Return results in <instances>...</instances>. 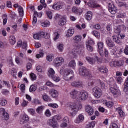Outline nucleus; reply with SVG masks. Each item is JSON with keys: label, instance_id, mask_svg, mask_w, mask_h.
<instances>
[{"label": "nucleus", "instance_id": "20", "mask_svg": "<svg viewBox=\"0 0 128 128\" xmlns=\"http://www.w3.org/2000/svg\"><path fill=\"white\" fill-rule=\"evenodd\" d=\"M52 8L53 10H60L62 8V4L60 2H56L52 4Z\"/></svg>", "mask_w": 128, "mask_h": 128}, {"label": "nucleus", "instance_id": "40", "mask_svg": "<svg viewBox=\"0 0 128 128\" xmlns=\"http://www.w3.org/2000/svg\"><path fill=\"white\" fill-rule=\"evenodd\" d=\"M51 78H52L53 80H54V82H58L60 80V78L58 75H53V76Z\"/></svg>", "mask_w": 128, "mask_h": 128}, {"label": "nucleus", "instance_id": "55", "mask_svg": "<svg viewBox=\"0 0 128 128\" xmlns=\"http://www.w3.org/2000/svg\"><path fill=\"white\" fill-rule=\"evenodd\" d=\"M33 38L34 40H40V36L38 32L35 33L33 35Z\"/></svg>", "mask_w": 128, "mask_h": 128}, {"label": "nucleus", "instance_id": "3", "mask_svg": "<svg viewBox=\"0 0 128 128\" xmlns=\"http://www.w3.org/2000/svg\"><path fill=\"white\" fill-rule=\"evenodd\" d=\"M62 118L60 115H56L50 118L48 121V124L54 128H58V124L56 120L60 121L62 120Z\"/></svg>", "mask_w": 128, "mask_h": 128}, {"label": "nucleus", "instance_id": "9", "mask_svg": "<svg viewBox=\"0 0 128 128\" xmlns=\"http://www.w3.org/2000/svg\"><path fill=\"white\" fill-rule=\"evenodd\" d=\"M126 27L124 26V25H121L118 26H114V32L120 34L121 30H126Z\"/></svg>", "mask_w": 128, "mask_h": 128}, {"label": "nucleus", "instance_id": "30", "mask_svg": "<svg viewBox=\"0 0 128 128\" xmlns=\"http://www.w3.org/2000/svg\"><path fill=\"white\" fill-rule=\"evenodd\" d=\"M92 18V12L90 11H88L86 14V18L88 20H90Z\"/></svg>", "mask_w": 128, "mask_h": 128}, {"label": "nucleus", "instance_id": "1", "mask_svg": "<svg viewBox=\"0 0 128 128\" xmlns=\"http://www.w3.org/2000/svg\"><path fill=\"white\" fill-rule=\"evenodd\" d=\"M69 112L72 116H74L78 114V112L82 108V104H78L76 102L70 103Z\"/></svg>", "mask_w": 128, "mask_h": 128}, {"label": "nucleus", "instance_id": "18", "mask_svg": "<svg viewBox=\"0 0 128 128\" xmlns=\"http://www.w3.org/2000/svg\"><path fill=\"white\" fill-rule=\"evenodd\" d=\"M71 84L74 88H84V82L82 81L73 82Z\"/></svg>", "mask_w": 128, "mask_h": 128}, {"label": "nucleus", "instance_id": "35", "mask_svg": "<svg viewBox=\"0 0 128 128\" xmlns=\"http://www.w3.org/2000/svg\"><path fill=\"white\" fill-rule=\"evenodd\" d=\"M92 34H93V36H94L96 38H100V32L96 30L92 31Z\"/></svg>", "mask_w": 128, "mask_h": 128}, {"label": "nucleus", "instance_id": "53", "mask_svg": "<svg viewBox=\"0 0 128 128\" xmlns=\"http://www.w3.org/2000/svg\"><path fill=\"white\" fill-rule=\"evenodd\" d=\"M30 78L32 80H36V75L34 73H31L30 74Z\"/></svg>", "mask_w": 128, "mask_h": 128}, {"label": "nucleus", "instance_id": "34", "mask_svg": "<svg viewBox=\"0 0 128 128\" xmlns=\"http://www.w3.org/2000/svg\"><path fill=\"white\" fill-rule=\"evenodd\" d=\"M36 88H38V85L33 84L30 86L29 90L30 92H36Z\"/></svg>", "mask_w": 128, "mask_h": 128}, {"label": "nucleus", "instance_id": "54", "mask_svg": "<svg viewBox=\"0 0 128 128\" xmlns=\"http://www.w3.org/2000/svg\"><path fill=\"white\" fill-rule=\"evenodd\" d=\"M44 114H45V116H48V118H50V116H52V113L50 112V111L48 109H47L46 110Z\"/></svg>", "mask_w": 128, "mask_h": 128}, {"label": "nucleus", "instance_id": "38", "mask_svg": "<svg viewBox=\"0 0 128 128\" xmlns=\"http://www.w3.org/2000/svg\"><path fill=\"white\" fill-rule=\"evenodd\" d=\"M50 22H48V20H46L41 23L42 26H43L44 28L50 26Z\"/></svg>", "mask_w": 128, "mask_h": 128}, {"label": "nucleus", "instance_id": "26", "mask_svg": "<svg viewBox=\"0 0 128 128\" xmlns=\"http://www.w3.org/2000/svg\"><path fill=\"white\" fill-rule=\"evenodd\" d=\"M103 104L104 106H106L107 108H110L112 106H114V102H108L106 101V100H103Z\"/></svg>", "mask_w": 128, "mask_h": 128}, {"label": "nucleus", "instance_id": "25", "mask_svg": "<svg viewBox=\"0 0 128 128\" xmlns=\"http://www.w3.org/2000/svg\"><path fill=\"white\" fill-rule=\"evenodd\" d=\"M82 37L80 35H76V36L73 37V40L76 44L80 42H82Z\"/></svg>", "mask_w": 128, "mask_h": 128}, {"label": "nucleus", "instance_id": "33", "mask_svg": "<svg viewBox=\"0 0 128 128\" xmlns=\"http://www.w3.org/2000/svg\"><path fill=\"white\" fill-rule=\"evenodd\" d=\"M12 34H14L16 32H18V24H15L14 25H12Z\"/></svg>", "mask_w": 128, "mask_h": 128}, {"label": "nucleus", "instance_id": "7", "mask_svg": "<svg viewBox=\"0 0 128 128\" xmlns=\"http://www.w3.org/2000/svg\"><path fill=\"white\" fill-rule=\"evenodd\" d=\"M93 96L96 98H100L102 96V90L98 86H95L92 89Z\"/></svg>", "mask_w": 128, "mask_h": 128}, {"label": "nucleus", "instance_id": "50", "mask_svg": "<svg viewBox=\"0 0 128 128\" xmlns=\"http://www.w3.org/2000/svg\"><path fill=\"white\" fill-rule=\"evenodd\" d=\"M28 112L32 116H34L36 114V110L34 108H30L28 110Z\"/></svg>", "mask_w": 128, "mask_h": 128}, {"label": "nucleus", "instance_id": "23", "mask_svg": "<svg viewBox=\"0 0 128 128\" xmlns=\"http://www.w3.org/2000/svg\"><path fill=\"white\" fill-rule=\"evenodd\" d=\"M84 115L80 114H79L78 118L75 120L74 122H76V124H80L82 122L84 121Z\"/></svg>", "mask_w": 128, "mask_h": 128}, {"label": "nucleus", "instance_id": "64", "mask_svg": "<svg viewBox=\"0 0 128 128\" xmlns=\"http://www.w3.org/2000/svg\"><path fill=\"white\" fill-rule=\"evenodd\" d=\"M124 54H126V56H128V46H126L124 50Z\"/></svg>", "mask_w": 128, "mask_h": 128}, {"label": "nucleus", "instance_id": "49", "mask_svg": "<svg viewBox=\"0 0 128 128\" xmlns=\"http://www.w3.org/2000/svg\"><path fill=\"white\" fill-rule=\"evenodd\" d=\"M48 106H50V108H58V105L56 104L50 103L48 104Z\"/></svg>", "mask_w": 128, "mask_h": 128}, {"label": "nucleus", "instance_id": "10", "mask_svg": "<svg viewBox=\"0 0 128 128\" xmlns=\"http://www.w3.org/2000/svg\"><path fill=\"white\" fill-rule=\"evenodd\" d=\"M81 100H86L88 98V93L86 90H81L79 92Z\"/></svg>", "mask_w": 128, "mask_h": 128}, {"label": "nucleus", "instance_id": "56", "mask_svg": "<svg viewBox=\"0 0 128 128\" xmlns=\"http://www.w3.org/2000/svg\"><path fill=\"white\" fill-rule=\"evenodd\" d=\"M46 86H50V88H55V86H56L54 84H52L50 82H46Z\"/></svg>", "mask_w": 128, "mask_h": 128}, {"label": "nucleus", "instance_id": "63", "mask_svg": "<svg viewBox=\"0 0 128 128\" xmlns=\"http://www.w3.org/2000/svg\"><path fill=\"white\" fill-rule=\"evenodd\" d=\"M60 38V34H58V33L55 32L54 33V40H56Z\"/></svg>", "mask_w": 128, "mask_h": 128}, {"label": "nucleus", "instance_id": "5", "mask_svg": "<svg viewBox=\"0 0 128 128\" xmlns=\"http://www.w3.org/2000/svg\"><path fill=\"white\" fill-rule=\"evenodd\" d=\"M79 74L88 78H92V74L90 70L84 66L80 67L79 68Z\"/></svg>", "mask_w": 128, "mask_h": 128}, {"label": "nucleus", "instance_id": "44", "mask_svg": "<svg viewBox=\"0 0 128 128\" xmlns=\"http://www.w3.org/2000/svg\"><path fill=\"white\" fill-rule=\"evenodd\" d=\"M97 82L101 86L102 88H106V84H104V82H102L100 80H97Z\"/></svg>", "mask_w": 128, "mask_h": 128}, {"label": "nucleus", "instance_id": "16", "mask_svg": "<svg viewBox=\"0 0 128 128\" xmlns=\"http://www.w3.org/2000/svg\"><path fill=\"white\" fill-rule=\"evenodd\" d=\"M98 52L100 54V56H104V42H98Z\"/></svg>", "mask_w": 128, "mask_h": 128}, {"label": "nucleus", "instance_id": "62", "mask_svg": "<svg viewBox=\"0 0 128 128\" xmlns=\"http://www.w3.org/2000/svg\"><path fill=\"white\" fill-rule=\"evenodd\" d=\"M116 82H118V84H122V77L117 78Z\"/></svg>", "mask_w": 128, "mask_h": 128}, {"label": "nucleus", "instance_id": "37", "mask_svg": "<svg viewBox=\"0 0 128 128\" xmlns=\"http://www.w3.org/2000/svg\"><path fill=\"white\" fill-rule=\"evenodd\" d=\"M66 22V20L64 18H62L58 22L59 26H64Z\"/></svg>", "mask_w": 128, "mask_h": 128}, {"label": "nucleus", "instance_id": "12", "mask_svg": "<svg viewBox=\"0 0 128 128\" xmlns=\"http://www.w3.org/2000/svg\"><path fill=\"white\" fill-rule=\"evenodd\" d=\"M86 60L90 64H94L96 62L98 61L100 58L96 56L94 58H92L90 56H87L86 58Z\"/></svg>", "mask_w": 128, "mask_h": 128}, {"label": "nucleus", "instance_id": "29", "mask_svg": "<svg viewBox=\"0 0 128 128\" xmlns=\"http://www.w3.org/2000/svg\"><path fill=\"white\" fill-rule=\"evenodd\" d=\"M56 74V72L52 68H50L48 70V76L49 78L54 76Z\"/></svg>", "mask_w": 128, "mask_h": 128}, {"label": "nucleus", "instance_id": "13", "mask_svg": "<svg viewBox=\"0 0 128 128\" xmlns=\"http://www.w3.org/2000/svg\"><path fill=\"white\" fill-rule=\"evenodd\" d=\"M85 110L89 116L94 114V108L90 105L87 104L85 106Z\"/></svg>", "mask_w": 128, "mask_h": 128}, {"label": "nucleus", "instance_id": "42", "mask_svg": "<svg viewBox=\"0 0 128 128\" xmlns=\"http://www.w3.org/2000/svg\"><path fill=\"white\" fill-rule=\"evenodd\" d=\"M124 64V60H120L116 61V67L118 66H122Z\"/></svg>", "mask_w": 128, "mask_h": 128}, {"label": "nucleus", "instance_id": "57", "mask_svg": "<svg viewBox=\"0 0 128 128\" xmlns=\"http://www.w3.org/2000/svg\"><path fill=\"white\" fill-rule=\"evenodd\" d=\"M82 8H77V12L76 13V14H78V16H80V14H82Z\"/></svg>", "mask_w": 128, "mask_h": 128}, {"label": "nucleus", "instance_id": "8", "mask_svg": "<svg viewBox=\"0 0 128 128\" xmlns=\"http://www.w3.org/2000/svg\"><path fill=\"white\" fill-rule=\"evenodd\" d=\"M84 46L80 44H78L74 48V52H72V54L74 56V58H78V54H80Z\"/></svg>", "mask_w": 128, "mask_h": 128}, {"label": "nucleus", "instance_id": "14", "mask_svg": "<svg viewBox=\"0 0 128 128\" xmlns=\"http://www.w3.org/2000/svg\"><path fill=\"white\" fill-rule=\"evenodd\" d=\"M74 34V29L72 28H70L66 31V38H70Z\"/></svg>", "mask_w": 128, "mask_h": 128}, {"label": "nucleus", "instance_id": "52", "mask_svg": "<svg viewBox=\"0 0 128 128\" xmlns=\"http://www.w3.org/2000/svg\"><path fill=\"white\" fill-rule=\"evenodd\" d=\"M110 66H114V68H116V60H112L110 62Z\"/></svg>", "mask_w": 128, "mask_h": 128}, {"label": "nucleus", "instance_id": "15", "mask_svg": "<svg viewBox=\"0 0 128 128\" xmlns=\"http://www.w3.org/2000/svg\"><path fill=\"white\" fill-rule=\"evenodd\" d=\"M0 114L4 120H8V114L6 112L4 108H0Z\"/></svg>", "mask_w": 128, "mask_h": 128}, {"label": "nucleus", "instance_id": "41", "mask_svg": "<svg viewBox=\"0 0 128 128\" xmlns=\"http://www.w3.org/2000/svg\"><path fill=\"white\" fill-rule=\"evenodd\" d=\"M54 58V55L52 54H48L46 56V60L48 62H52Z\"/></svg>", "mask_w": 128, "mask_h": 128}, {"label": "nucleus", "instance_id": "17", "mask_svg": "<svg viewBox=\"0 0 128 128\" xmlns=\"http://www.w3.org/2000/svg\"><path fill=\"white\" fill-rule=\"evenodd\" d=\"M88 6L91 8H100V5L98 4L96 2L90 1L87 3Z\"/></svg>", "mask_w": 128, "mask_h": 128}, {"label": "nucleus", "instance_id": "47", "mask_svg": "<svg viewBox=\"0 0 128 128\" xmlns=\"http://www.w3.org/2000/svg\"><path fill=\"white\" fill-rule=\"evenodd\" d=\"M42 98L45 102H50V96L46 94L42 95Z\"/></svg>", "mask_w": 128, "mask_h": 128}, {"label": "nucleus", "instance_id": "31", "mask_svg": "<svg viewBox=\"0 0 128 128\" xmlns=\"http://www.w3.org/2000/svg\"><path fill=\"white\" fill-rule=\"evenodd\" d=\"M68 66L72 68H73V70H74L76 66V60H72L70 61L68 64Z\"/></svg>", "mask_w": 128, "mask_h": 128}, {"label": "nucleus", "instance_id": "48", "mask_svg": "<svg viewBox=\"0 0 128 128\" xmlns=\"http://www.w3.org/2000/svg\"><path fill=\"white\" fill-rule=\"evenodd\" d=\"M43 110H44V106H38L36 109V112H38V114H42Z\"/></svg>", "mask_w": 128, "mask_h": 128}, {"label": "nucleus", "instance_id": "21", "mask_svg": "<svg viewBox=\"0 0 128 128\" xmlns=\"http://www.w3.org/2000/svg\"><path fill=\"white\" fill-rule=\"evenodd\" d=\"M78 91L76 90H72L70 92V95L72 98H78Z\"/></svg>", "mask_w": 128, "mask_h": 128}, {"label": "nucleus", "instance_id": "27", "mask_svg": "<svg viewBox=\"0 0 128 128\" xmlns=\"http://www.w3.org/2000/svg\"><path fill=\"white\" fill-rule=\"evenodd\" d=\"M116 112H118V114L121 116V118H124V116H126V113L122 111V107H118L116 110Z\"/></svg>", "mask_w": 128, "mask_h": 128}, {"label": "nucleus", "instance_id": "39", "mask_svg": "<svg viewBox=\"0 0 128 128\" xmlns=\"http://www.w3.org/2000/svg\"><path fill=\"white\" fill-rule=\"evenodd\" d=\"M96 126V121H92L86 126V128H94Z\"/></svg>", "mask_w": 128, "mask_h": 128}, {"label": "nucleus", "instance_id": "36", "mask_svg": "<svg viewBox=\"0 0 128 128\" xmlns=\"http://www.w3.org/2000/svg\"><path fill=\"white\" fill-rule=\"evenodd\" d=\"M38 34H39V36H40V38H48V37H47V38H46L44 36H46H46H50L46 32H38Z\"/></svg>", "mask_w": 128, "mask_h": 128}, {"label": "nucleus", "instance_id": "22", "mask_svg": "<svg viewBox=\"0 0 128 128\" xmlns=\"http://www.w3.org/2000/svg\"><path fill=\"white\" fill-rule=\"evenodd\" d=\"M108 10L112 14H116V6H114V4L109 6Z\"/></svg>", "mask_w": 128, "mask_h": 128}, {"label": "nucleus", "instance_id": "11", "mask_svg": "<svg viewBox=\"0 0 128 128\" xmlns=\"http://www.w3.org/2000/svg\"><path fill=\"white\" fill-rule=\"evenodd\" d=\"M28 120H30V118H28V116L26 114L22 115L20 117V122L21 124H24L28 122Z\"/></svg>", "mask_w": 128, "mask_h": 128}, {"label": "nucleus", "instance_id": "59", "mask_svg": "<svg viewBox=\"0 0 128 128\" xmlns=\"http://www.w3.org/2000/svg\"><path fill=\"white\" fill-rule=\"evenodd\" d=\"M37 22H38V19L36 18V16H33V20L32 22V26H36Z\"/></svg>", "mask_w": 128, "mask_h": 128}, {"label": "nucleus", "instance_id": "45", "mask_svg": "<svg viewBox=\"0 0 128 128\" xmlns=\"http://www.w3.org/2000/svg\"><path fill=\"white\" fill-rule=\"evenodd\" d=\"M57 48L60 52H62L64 50V44H58L57 45Z\"/></svg>", "mask_w": 128, "mask_h": 128}, {"label": "nucleus", "instance_id": "46", "mask_svg": "<svg viewBox=\"0 0 128 128\" xmlns=\"http://www.w3.org/2000/svg\"><path fill=\"white\" fill-rule=\"evenodd\" d=\"M112 40L115 42H116V44H120V40L118 39V36H116V35L113 36Z\"/></svg>", "mask_w": 128, "mask_h": 128}, {"label": "nucleus", "instance_id": "24", "mask_svg": "<svg viewBox=\"0 0 128 128\" xmlns=\"http://www.w3.org/2000/svg\"><path fill=\"white\" fill-rule=\"evenodd\" d=\"M106 44L109 48H114V43L112 42V39L110 38H106Z\"/></svg>", "mask_w": 128, "mask_h": 128}, {"label": "nucleus", "instance_id": "2", "mask_svg": "<svg viewBox=\"0 0 128 128\" xmlns=\"http://www.w3.org/2000/svg\"><path fill=\"white\" fill-rule=\"evenodd\" d=\"M60 74L63 76L64 80L67 82H69V80L74 78V71L72 70H70L68 69L60 70Z\"/></svg>", "mask_w": 128, "mask_h": 128}, {"label": "nucleus", "instance_id": "43", "mask_svg": "<svg viewBox=\"0 0 128 128\" xmlns=\"http://www.w3.org/2000/svg\"><path fill=\"white\" fill-rule=\"evenodd\" d=\"M8 104V102L6 101V100L4 98H1L0 100V104L2 106H4L6 104Z\"/></svg>", "mask_w": 128, "mask_h": 128}, {"label": "nucleus", "instance_id": "60", "mask_svg": "<svg viewBox=\"0 0 128 128\" xmlns=\"http://www.w3.org/2000/svg\"><path fill=\"white\" fill-rule=\"evenodd\" d=\"M46 15L48 16V18L51 20L52 18V12L50 11H47L46 12Z\"/></svg>", "mask_w": 128, "mask_h": 128}, {"label": "nucleus", "instance_id": "58", "mask_svg": "<svg viewBox=\"0 0 128 128\" xmlns=\"http://www.w3.org/2000/svg\"><path fill=\"white\" fill-rule=\"evenodd\" d=\"M88 44H86V47L88 50V52H92L94 48L90 45H88Z\"/></svg>", "mask_w": 128, "mask_h": 128}, {"label": "nucleus", "instance_id": "32", "mask_svg": "<svg viewBox=\"0 0 128 128\" xmlns=\"http://www.w3.org/2000/svg\"><path fill=\"white\" fill-rule=\"evenodd\" d=\"M9 42L12 46L16 44V37L14 36H11L9 37Z\"/></svg>", "mask_w": 128, "mask_h": 128}, {"label": "nucleus", "instance_id": "4", "mask_svg": "<svg viewBox=\"0 0 128 128\" xmlns=\"http://www.w3.org/2000/svg\"><path fill=\"white\" fill-rule=\"evenodd\" d=\"M110 92L113 94L114 98H118L122 94L120 90L118 89V85L116 84H114L110 88Z\"/></svg>", "mask_w": 128, "mask_h": 128}, {"label": "nucleus", "instance_id": "51", "mask_svg": "<svg viewBox=\"0 0 128 128\" xmlns=\"http://www.w3.org/2000/svg\"><path fill=\"white\" fill-rule=\"evenodd\" d=\"M42 56H44V51L42 50L40 51L38 54H36V58H40Z\"/></svg>", "mask_w": 128, "mask_h": 128}, {"label": "nucleus", "instance_id": "19", "mask_svg": "<svg viewBox=\"0 0 128 128\" xmlns=\"http://www.w3.org/2000/svg\"><path fill=\"white\" fill-rule=\"evenodd\" d=\"M49 94L53 98H56L58 96V92L54 88H52L50 90Z\"/></svg>", "mask_w": 128, "mask_h": 128}, {"label": "nucleus", "instance_id": "28", "mask_svg": "<svg viewBox=\"0 0 128 128\" xmlns=\"http://www.w3.org/2000/svg\"><path fill=\"white\" fill-rule=\"evenodd\" d=\"M98 70L99 72H102L103 74H106V72H108V68L104 66L98 68Z\"/></svg>", "mask_w": 128, "mask_h": 128}, {"label": "nucleus", "instance_id": "6", "mask_svg": "<svg viewBox=\"0 0 128 128\" xmlns=\"http://www.w3.org/2000/svg\"><path fill=\"white\" fill-rule=\"evenodd\" d=\"M64 62V58L57 57L54 59L53 65L55 68H59V66H62Z\"/></svg>", "mask_w": 128, "mask_h": 128}, {"label": "nucleus", "instance_id": "61", "mask_svg": "<svg viewBox=\"0 0 128 128\" xmlns=\"http://www.w3.org/2000/svg\"><path fill=\"white\" fill-rule=\"evenodd\" d=\"M36 70H38V72H42V74H44V72L42 70V66H38L36 67Z\"/></svg>", "mask_w": 128, "mask_h": 128}]
</instances>
